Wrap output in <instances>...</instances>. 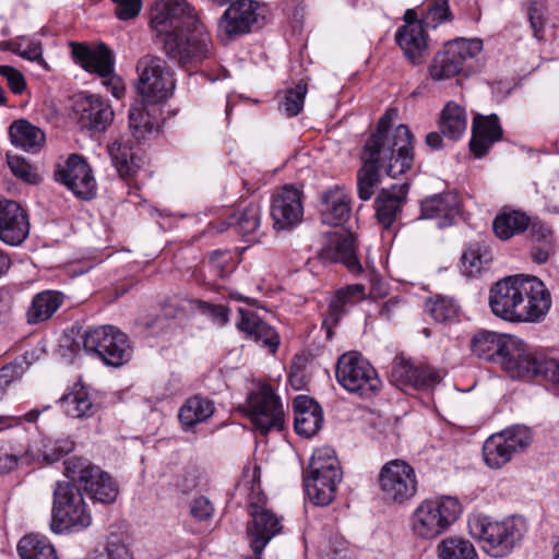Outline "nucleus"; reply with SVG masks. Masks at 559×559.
<instances>
[{"label": "nucleus", "instance_id": "nucleus-15", "mask_svg": "<svg viewBox=\"0 0 559 559\" xmlns=\"http://www.w3.org/2000/svg\"><path fill=\"white\" fill-rule=\"evenodd\" d=\"M521 297L515 307V323H538L551 308V295L544 282L532 275H524Z\"/></svg>", "mask_w": 559, "mask_h": 559}, {"label": "nucleus", "instance_id": "nucleus-34", "mask_svg": "<svg viewBox=\"0 0 559 559\" xmlns=\"http://www.w3.org/2000/svg\"><path fill=\"white\" fill-rule=\"evenodd\" d=\"M63 295L57 290H45L34 296L27 310V322L36 324L47 321L61 307Z\"/></svg>", "mask_w": 559, "mask_h": 559}, {"label": "nucleus", "instance_id": "nucleus-21", "mask_svg": "<svg viewBox=\"0 0 559 559\" xmlns=\"http://www.w3.org/2000/svg\"><path fill=\"white\" fill-rule=\"evenodd\" d=\"M28 233L29 223L24 209L15 201L0 200V240L9 246H19Z\"/></svg>", "mask_w": 559, "mask_h": 559}, {"label": "nucleus", "instance_id": "nucleus-43", "mask_svg": "<svg viewBox=\"0 0 559 559\" xmlns=\"http://www.w3.org/2000/svg\"><path fill=\"white\" fill-rule=\"evenodd\" d=\"M308 471L312 474H325L335 478L343 477L335 451L328 447L319 448L313 452Z\"/></svg>", "mask_w": 559, "mask_h": 559}, {"label": "nucleus", "instance_id": "nucleus-46", "mask_svg": "<svg viewBox=\"0 0 559 559\" xmlns=\"http://www.w3.org/2000/svg\"><path fill=\"white\" fill-rule=\"evenodd\" d=\"M491 260L489 252L479 246L468 247L462 254L461 269L465 276L473 277L486 267Z\"/></svg>", "mask_w": 559, "mask_h": 559}, {"label": "nucleus", "instance_id": "nucleus-2", "mask_svg": "<svg viewBox=\"0 0 559 559\" xmlns=\"http://www.w3.org/2000/svg\"><path fill=\"white\" fill-rule=\"evenodd\" d=\"M151 26L164 35L166 55L181 67L195 66L211 55L210 34L186 0H157Z\"/></svg>", "mask_w": 559, "mask_h": 559}, {"label": "nucleus", "instance_id": "nucleus-25", "mask_svg": "<svg viewBox=\"0 0 559 559\" xmlns=\"http://www.w3.org/2000/svg\"><path fill=\"white\" fill-rule=\"evenodd\" d=\"M501 138L502 128L497 115H476L474 117L469 148L476 157L480 158L486 155L493 143Z\"/></svg>", "mask_w": 559, "mask_h": 559}, {"label": "nucleus", "instance_id": "nucleus-27", "mask_svg": "<svg viewBox=\"0 0 559 559\" xmlns=\"http://www.w3.org/2000/svg\"><path fill=\"white\" fill-rule=\"evenodd\" d=\"M409 186L407 182L392 185L388 189H382L376 199V214L378 222L389 228L395 222L397 214L406 201Z\"/></svg>", "mask_w": 559, "mask_h": 559}, {"label": "nucleus", "instance_id": "nucleus-51", "mask_svg": "<svg viewBox=\"0 0 559 559\" xmlns=\"http://www.w3.org/2000/svg\"><path fill=\"white\" fill-rule=\"evenodd\" d=\"M95 559H133V554L123 536L110 534L104 548L96 554Z\"/></svg>", "mask_w": 559, "mask_h": 559}, {"label": "nucleus", "instance_id": "nucleus-62", "mask_svg": "<svg viewBox=\"0 0 559 559\" xmlns=\"http://www.w3.org/2000/svg\"><path fill=\"white\" fill-rule=\"evenodd\" d=\"M530 234L534 243L542 242H555L554 233L550 226L543 223L538 218H531L530 223Z\"/></svg>", "mask_w": 559, "mask_h": 559}, {"label": "nucleus", "instance_id": "nucleus-39", "mask_svg": "<svg viewBox=\"0 0 559 559\" xmlns=\"http://www.w3.org/2000/svg\"><path fill=\"white\" fill-rule=\"evenodd\" d=\"M466 126L465 109L454 102H449L441 112L439 121L441 132L452 140H457L465 132Z\"/></svg>", "mask_w": 559, "mask_h": 559}, {"label": "nucleus", "instance_id": "nucleus-61", "mask_svg": "<svg viewBox=\"0 0 559 559\" xmlns=\"http://www.w3.org/2000/svg\"><path fill=\"white\" fill-rule=\"evenodd\" d=\"M116 4L115 14L121 21L136 17L142 9L141 0H111Z\"/></svg>", "mask_w": 559, "mask_h": 559}, {"label": "nucleus", "instance_id": "nucleus-1", "mask_svg": "<svg viewBox=\"0 0 559 559\" xmlns=\"http://www.w3.org/2000/svg\"><path fill=\"white\" fill-rule=\"evenodd\" d=\"M396 115L394 109L386 110L361 150L362 167L357 171V191L361 201H368L373 195L380 183V169L395 178L413 166V134L405 124L392 127Z\"/></svg>", "mask_w": 559, "mask_h": 559}, {"label": "nucleus", "instance_id": "nucleus-54", "mask_svg": "<svg viewBox=\"0 0 559 559\" xmlns=\"http://www.w3.org/2000/svg\"><path fill=\"white\" fill-rule=\"evenodd\" d=\"M8 165L14 176L28 183H36L39 176L35 168L20 155H9Z\"/></svg>", "mask_w": 559, "mask_h": 559}, {"label": "nucleus", "instance_id": "nucleus-17", "mask_svg": "<svg viewBox=\"0 0 559 559\" xmlns=\"http://www.w3.org/2000/svg\"><path fill=\"white\" fill-rule=\"evenodd\" d=\"M259 4L252 0H236L223 13L218 22L217 35L228 41L236 35L245 34L257 23Z\"/></svg>", "mask_w": 559, "mask_h": 559}, {"label": "nucleus", "instance_id": "nucleus-53", "mask_svg": "<svg viewBox=\"0 0 559 559\" xmlns=\"http://www.w3.org/2000/svg\"><path fill=\"white\" fill-rule=\"evenodd\" d=\"M429 311L437 322H451L457 317L459 306L452 298L439 297L432 302Z\"/></svg>", "mask_w": 559, "mask_h": 559}, {"label": "nucleus", "instance_id": "nucleus-5", "mask_svg": "<svg viewBox=\"0 0 559 559\" xmlns=\"http://www.w3.org/2000/svg\"><path fill=\"white\" fill-rule=\"evenodd\" d=\"M456 497L439 496L423 500L412 515V531L423 539H433L455 523L462 513Z\"/></svg>", "mask_w": 559, "mask_h": 559}, {"label": "nucleus", "instance_id": "nucleus-47", "mask_svg": "<svg viewBox=\"0 0 559 559\" xmlns=\"http://www.w3.org/2000/svg\"><path fill=\"white\" fill-rule=\"evenodd\" d=\"M156 124V119L152 116L145 105L133 106L129 112V126L135 139H144L151 133Z\"/></svg>", "mask_w": 559, "mask_h": 559}, {"label": "nucleus", "instance_id": "nucleus-23", "mask_svg": "<svg viewBox=\"0 0 559 559\" xmlns=\"http://www.w3.org/2000/svg\"><path fill=\"white\" fill-rule=\"evenodd\" d=\"M395 41L405 59L413 66L424 63L429 56L428 38L423 24L400 26L395 33Z\"/></svg>", "mask_w": 559, "mask_h": 559}, {"label": "nucleus", "instance_id": "nucleus-29", "mask_svg": "<svg viewBox=\"0 0 559 559\" xmlns=\"http://www.w3.org/2000/svg\"><path fill=\"white\" fill-rule=\"evenodd\" d=\"M295 431L302 437L314 436L322 427L323 414L320 405L306 395H299L293 403Z\"/></svg>", "mask_w": 559, "mask_h": 559}, {"label": "nucleus", "instance_id": "nucleus-64", "mask_svg": "<svg viewBox=\"0 0 559 559\" xmlns=\"http://www.w3.org/2000/svg\"><path fill=\"white\" fill-rule=\"evenodd\" d=\"M190 512L194 519L206 521L213 515L214 508L207 498L199 497L191 502Z\"/></svg>", "mask_w": 559, "mask_h": 559}, {"label": "nucleus", "instance_id": "nucleus-7", "mask_svg": "<svg viewBox=\"0 0 559 559\" xmlns=\"http://www.w3.org/2000/svg\"><path fill=\"white\" fill-rule=\"evenodd\" d=\"M91 523L92 516L86 510L80 487L74 483H57L50 523L52 532L80 531Z\"/></svg>", "mask_w": 559, "mask_h": 559}, {"label": "nucleus", "instance_id": "nucleus-10", "mask_svg": "<svg viewBox=\"0 0 559 559\" xmlns=\"http://www.w3.org/2000/svg\"><path fill=\"white\" fill-rule=\"evenodd\" d=\"M382 499L389 503L404 504L417 492V476L414 467L403 460H391L378 476Z\"/></svg>", "mask_w": 559, "mask_h": 559}, {"label": "nucleus", "instance_id": "nucleus-52", "mask_svg": "<svg viewBox=\"0 0 559 559\" xmlns=\"http://www.w3.org/2000/svg\"><path fill=\"white\" fill-rule=\"evenodd\" d=\"M514 454L523 452L527 449L533 440L532 431L526 426H513L499 433Z\"/></svg>", "mask_w": 559, "mask_h": 559}, {"label": "nucleus", "instance_id": "nucleus-6", "mask_svg": "<svg viewBox=\"0 0 559 559\" xmlns=\"http://www.w3.org/2000/svg\"><path fill=\"white\" fill-rule=\"evenodd\" d=\"M63 465L64 476L85 491L91 499L104 504L116 501L119 492L118 485L99 466L81 456H71L63 462Z\"/></svg>", "mask_w": 559, "mask_h": 559}, {"label": "nucleus", "instance_id": "nucleus-42", "mask_svg": "<svg viewBox=\"0 0 559 559\" xmlns=\"http://www.w3.org/2000/svg\"><path fill=\"white\" fill-rule=\"evenodd\" d=\"M510 448V444H507L499 433L490 436L483 447L486 464L491 468H501L514 455Z\"/></svg>", "mask_w": 559, "mask_h": 559}, {"label": "nucleus", "instance_id": "nucleus-24", "mask_svg": "<svg viewBox=\"0 0 559 559\" xmlns=\"http://www.w3.org/2000/svg\"><path fill=\"white\" fill-rule=\"evenodd\" d=\"M391 376L397 385L412 386L417 390L432 388L441 379L435 369L415 367L404 357H396L394 359Z\"/></svg>", "mask_w": 559, "mask_h": 559}, {"label": "nucleus", "instance_id": "nucleus-37", "mask_svg": "<svg viewBox=\"0 0 559 559\" xmlns=\"http://www.w3.org/2000/svg\"><path fill=\"white\" fill-rule=\"evenodd\" d=\"M531 223V217L521 211H504L492 223L497 237L508 240L511 237L525 231Z\"/></svg>", "mask_w": 559, "mask_h": 559}, {"label": "nucleus", "instance_id": "nucleus-63", "mask_svg": "<svg viewBox=\"0 0 559 559\" xmlns=\"http://www.w3.org/2000/svg\"><path fill=\"white\" fill-rule=\"evenodd\" d=\"M50 445L47 448L48 452L52 454V456H56L51 460H45V463L50 464L56 461H59L62 456L69 454L74 449V441L70 439L69 437L66 438H59L56 440L49 439Z\"/></svg>", "mask_w": 559, "mask_h": 559}, {"label": "nucleus", "instance_id": "nucleus-58", "mask_svg": "<svg viewBox=\"0 0 559 559\" xmlns=\"http://www.w3.org/2000/svg\"><path fill=\"white\" fill-rule=\"evenodd\" d=\"M450 19L448 0H433L428 5L424 22L426 26L436 27L439 23Z\"/></svg>", "mask_w": 559, "mask_h": 559}, {"label": "nucleus", "instance_id": "nucleus-13", "mask_svg": "<svg viewBox=\"0 0 559 559\" xmlns=\"http://www.w3.org/2000/svg\"><path fill=\"white\" fill-rule=\"evenodd\" d=\"M246 409L255 431L261 435L284 427L285 414L281 399L267 384L249 394Z\"/></svg>", "mask_w": 559, "mask_h": 559}, {"label": "nucleus", "instance_id": "nucleus-41", "mask_svg": "<svg viewBox=\"0 0 559 559\" xmlns=\"http://www.w3.org/2000/svg\"><path fill=\"white\" fill-rule=\"evenodd\" d=\"M112 165L122 178H131L139 169L135 153L127 142L115 141L108 146Z\"/></svg>", "mask_w": 559, "mask_h": 559}, {"label": "nucleus", "instance_id": "nucleus-16", "mask_svg": "<svg viewBox=\"0 0 559 559\" xmlns=\"http://www.w3.org/2000/svg\"><path fill=\"white\" fill-rule=\"evenodd\" d=\"M524 274L507 276L497 283L489 290V307L491 312L499 319L515 323V307L521 295V287Z\"/></svg>", "mask_w": 559, "mask_h": 559}, {"label": "nucleus", "instance_id": "nucleus-9", "mask_svg": "<svg viewBox=\"0 0 559 559\" xmlns=\"http://www.w3.org/2000/svg\"><path fill=\"white\" fill-rule=\"evenodd\" d=\"M80 338L86 353L97 355L108 366L120 367L131 358L127 334L112 325L88 329Z\"/></svg>", "mask_w": 559, "mask_h": 559}, {"label": "nucleus", "instance_id": "nucleus-12", "mask_svg": "<svg viewBox=\"0 0 559 559\" xmlns=\"http://www.w3.org/2000/svg\"><path fill=\"white\" fill-rule=\"evenodd\" d=\"M138 93L147 103L166 100L175 88V81L163 59L146 55L136 64Z\"/></svg>", "mask_w": 559, "mask_h": 559}, {"label": "nucleus", "instance_id": "nucleus-11", "mask_svg": "<svg viewBox=\"0 0 559 559\" xmlns=\"http://www.w3.org/2000/svg\"><path fill=\"white\" fill-rule=\"evenodd\" d=\"M71 47L75 62L84 70L103 78L104 84L114 97L119 99L124 95L126 87L122 80L114 74L115 58L112 51L105 44L91 48L84 44L71 43Z\"/></svg>", "mask_w": 559, "mask_h": 559}, {"label": "nucleus", "instance_id": "nucleus-31", "mask_svg": "<svg viewBox=\"0 0 559 559\" xmlns=\"http://www.w3.org/2000/svg\"><path fill=\"white\" fill-rule=\"evenodd\" d=\"M12 144L28 153L39 152L46 141L44 131L25 119L15 120L9 128Z\"/></svg>", "mask_w": 559, "mask_h": 559}, {"label": "nucleus", "instance_id": "nucleus-50", "mask_svg": "<svg viewBox=\"0 0 559 559\" xmlns=\"http://www.w3.org/2000/svg\"><path fill=\"white\" fill-rule=\"evenodd\" d=\"M335 260L343 263L352 273H360L362 266L357 259L355 239L352 235L340 238L335 246Z\"/></svg>", "mask_w": 559, "mask_h": 559}, {"label": "nucleus", "instance_id": "nucleus-3", "mask_svg": "<svg viewBox=\"0 0 559 559\" xmlns=\"http://www.w3.org/2000/svg\"><path fill=\"white\" fill-rule=\"evenodd\" d=\"M260 477L261 468L258 465L248 467L242 477L243 486L250 490L248 512L251 520L247 524V534L257 556H261L271 539L283 530L281 519L266 508V497L261 489Z\"/></svg>", "mask_w": 559, "mask_h": 559}, {"label": "nucleus", "instance_id": "nucleus-40", "mask_svg": "<svg viewBox=\"0 0 559 559\" xmlns=\"http://www.w3.org/2000/svg\"><path fill=\"white\" fill-rule=\"evenodd\" d=\"M21 559H58L56 549L47 537L28 534L17 544Z\"/></svg>", "mask_w": 559, "mask_h": 559}, {"label": "nucleus", "instance_id": "nucleus-44", "mask_svg": "<svg viewBox=\"0 0 559 559\" xmlns=\"http://www.w3.org/2000/svg\"><path fill=\"white\" fill-rule=\"evenodd\" d=\"M439 559H479L474 545L461 537H448L437 547Z\"/></svg>", "mask_w": 559, "mask_h": 559}, {"label": "nucleus", "instance_id": "nucleus-8", "mask_svg": "<svg viewBox=\"0 0 559 559\" xmlns=\"http://www.w3.org/2000/svg\"><path fill=\"white\" fill-rule=\"evenodd\" d=\"M335 377L342 388L361 399L376 396L382 388L377 370L358 352H348L338 358Z\"/></svg>", "mask_w": 559, "mask_h": 559}, {"label": "nucleus", "instance_id": "nucleus-22", "mask_svg": "<svg viewBox=\"0 0 559 559\" xmlns=\"http://www.w3.org/2000/svg\"><path fill=\"white\" fill-rule=\"evenodd\" d=\"M73 110L81 127L95 132L105 131L114 118L110 106L94 95L78 99Z\"/></svg>", "mask_w": 559, "mask_h": 559}, {"label": "nucleus", "instance_id": "nucleus-19", "mask_svg": "<svg viewBox=\"0 0 559 559\" xmlns=\"http://www.w3.org/2000/svg\"><path fill=\"white\" fill-rule=\"evenodd\" d=\"M56 179L81 199H92L96 193V180L92 168L79 155H71L68 158L64 167L56 173Z\"/></svg>", "mask_w": 559, "mask_h": 559}, {"label": "nucleus", "instance_id": "nucleus-4", "mask_svg": "<svg viewBox=\"0 0 559 559\" xmlns=\"http://www.w3.org/2000/svg\"><path fill=\"white\" fill-rule=\"evenodd\" d=\"M468 530L486 554L492 558H503L519 545L526 525L516 516L498 521L491 516L475 514L468 519Z\"/></svg>", "mask_w": 559, "mask_h": 559}, {"label": "nucleus", "instance_id": "nucleus-49", "mask_svg": "<svg viewBox=\"0 0 559 559\" xmlns=\"http://www.w3.org/2000/svg\"><path fill=\"white\" fill-rule=\"evenodd\" d=\"M307 91V82L305 80L298 81L294 87H289L285 91L283 100L280 103V109L283 110L287 117L297 116L304 108Z\"/></svg>", "mask_w": 559, "mask_h": 559}, {"label": "nucleus", "instance_id": "nucleus-32", "mask_svg": "<svg viewBox=\"0 0 559 559\" xmlns=\"http://www.w3.org/2000/svg\"><path fill=\"white\" fill-rule=\"evenodd\" d=\"M342 478H335L325 474H312L307 471L304 478L306 493L316 506L330 504L336 493L337 485Z\"/></svg>", "mask_w": 559, "mask_h": 559}, {"label": "nucleus", "instance_id": "nucleus-28", "mask_svg": "<svg viewBox=\"0 0 559 559\" xmlns=\"http://www.w3.org/2000/svg\"><path fill=\"white\" fill-rule=\"evenodd\" d=\"M239 316L240 319L236 324L238 330L274 354L280 345L277 332L252 311L240 308Z\"/></svg>", "mask_w": 559, "mask_h": 559}, {"label": "nucleus", "instance_id": "nucleus-35", "mask_svg": "<svg viewBox=\"0 0 559 559\" xmlns=\"http://www.w3.org/2000/svg\"><path fill=\"white\" fill-rule=\"evenodd\" d=\"M261 210L258 203H250L243 210L231 214L227 222L221 223L217 229L219 233L226 228H234L236 233L248 236L253 234L260 226Z\"/></svg>", "mask_w": 559, "mask_h": 559}, {"label": "nucleus", "instance_id": "nucleus-38", "mask_svg": "<svg viewBox=\"0 0 559 559\" xmlns=\"http://www.w3.org/2000/svg\"><path fill=\"white\" fill-rule=\"evenodd\" d=\"M59 403L66 415L71 418H88L97 411L96 405L91 401L88 392L84 389L62 395L59 399Z\"/></svg>", "mask_w": 559, "mask_h": 559}, {"label": "nucleus", "instance_id": "nucleus-55", "mask_svg": "<svg viewBox=\"0 0 559 559\" xmlns=\"http://www.w3.org/2000/svg\"><path fill=\"white\" fill-rule=\"evenodd\" d=\"M197 310L211 319V321L222 328L229 321V308L224 305H215L203 300L195 302Z\"/></svg>", "mask_w": 559, "mask_h": 559}, {"label": "nucleus", "instance_id": "nucleus-26", "mask_svg": "<svg viewBox=\"0 0 559 559\" xmlns=\"http://www.w3.org/2000/svg\"><path fill=\"white\" fill-rule=\"evenodd\" d=\"M459 213V199L452 192L433 194L420 204V217L436 219L440 228L452 225Z\"/></svg>", "mask_w": 559, "mask_h": 559}, {"label": "nucleus", "instance_id": "nucleus-60", "mask_svg": "<svg viewBox=\"0 0 559 559\" xmlns=\"http://www.w3.org/2000/svg\"><path fill=\"white\" fill-rule=\"evenodd\" d=\"M0 76L5 79L8 86L14 94H22L26 88V81L23 74L11 66H0Z\"/></svg>", "mask_w": 559, "mask_h": 559}, {"label": "nucleus", "instance_id": "nucleus-36", "mask_svg": "<svg viewBox=\"0 0 559 559\" xmlns=\"http://www.w3.org/2000/svg\"><path fill=\"white\" fill-rule=\"evenodd\" d=\"M214 403L201 395H194L186 401L179 412L180 423L191 428L206 421L214 414Z\"/></svg>", "mask_w": 559, "mask_h": 559}, {"label": "nucleus", "instance_id": "nucleus-30", "mask_svg": "<svg viewBox=\"0 0 559 559\" xmlns=\"http://www.w3.org/2000/svg\"><path fill=\"white\" fill-rule=\"evenodd\" d=\"M321 218L326 225L338 226L350 215V198L341 187L336 186L321 194Z\"/></svg>", "mask_w": 559, "mask_h": 559}, {"label": "nucleus", "instance_id": "nucleus-20", "mask_svg": "<svg viewBox=\"0 0 559 559\" xmlns=\"http://www.w3.org/2000/svg\"><path fill=\"white\" fill-rule=\"evenodd\" d=\"M302 193L293 186H285L271 203V217L276 229H288L297 225L304 215Z\"/></svg>", "mask_w": 559, "mask_h": 559}, {"label": "nucleus", "instance_id": "nucleus-57", "mask_svg": "<svg viewBox=\"0 0 559 559\" xmlns=\"http://www.w3.org/2000/svg\"><path fill=\"white\" fill-rule=\"evenodd\" d=\"M349 305L347 301L342 298L338 294L335 293L334 297L330 301L329 305V316L323 320V328L326 329L328 337H331L332 328L338 323L341 318L346 313L347 307Z\"/></svg>", "mask_w": 559, "mask_h": 559}, {"label": "nucleus", "instance_id": "nucleus-45", "mask_svg": "<svg viewBox=\"0 0 559 559\" xmlns=\"http://www.w3.org/2000/svg\"><path fill=\"white\" fill-rule=\"evenodd\" d=\"M49 445V438L47 437H39L26 445L16 443L17 451L21 454L20 460H22V464H43L45 463V460L55 459L56 456H52V454L48 452L47 448Z\"/></svg>", "mask_w": 559, "mask_h": 559}, {"label": "nucleus", "instance_id": "nucleus-56", "mask_svg": "<svg viewBox=\"0 0 559 559\" xmlns=\"http://www.w3.org/2000/svg\"><path fill=\"white\" fill-rule=\"evenodd\" d=\"M532 378H542L559 385V359L539 355Z\"/></svg>", "mask_w": 559, "mask_h": 559}, {"label": "nucleus", "instance_id": "nucleus-33", "mask_svg": "<svg viewBox=\"0 0 559 559\" xmlns=\"http://www.w3.org/2000/svg\"><path fill=\"white\" fill-rule=\"evenodd\" d=\"M509 337L510 335L498 334L491 331L478 332L472 340V352L484 360L498 364Z\"/></svg>", "mask_w": 559, "mask_h": 559}, {"label": "nucleus", "instance_id": "nucleus-14", "mask_svg": "<svg viewBox=\"0 0 559 559\" xmlns=\"http://www.w3.org/2000/svg\"><path fill=\"white\" fill-rule=\"evenodd\" d=\"M483 49V41L478 38H460L445 44L438 52L430 66L429 75L433 81H442L457 75L464 63L475 58Z\"/></svg>", "mask_w": 559, "mask_h": 559}, {"label": "nucleus", "instance_id": "nucleus-59", "mask_svg": "<svg viewBox=\"0 0 559 559\" xmlns=\"http://www.w3.org/2000/svg\"><path fill=\"white\" fill-rule=\"evenodd\" d=\"M21 454L17 451L16 443H10L8 447L0 448V474H7L19 466H22Z\"/></svg>", "mask_w": 559, "mask_h": 559}, {"label": "nucleus", "instance_id": "nucleus-48", "mask_svg": "<svg viewBox=\"0 0 559 559\" xmlns=\"http://www.w3.org/2000/svg\"><path fill=\"white\" fill-rule=\"evenodd\" d=\"M8 50L23 59L45 64L41 44L38 40L26 36H19L8 40Z\"/></svg>", "mask_w": 559, "mask_h": 559}, {"label": "nucleus", "instance_id": "nucleus-18", "mask_svg": "<svg viewBox=\"0 0 559 559\" xmlns=\"http://www.w3.org/2000/svg\"><path fill=\"white\" fill-rule=\"evenodd\" d=\"M538 357L521 338L510 335L498 364L513 379H531Z\"/></svg>", "mask_w": 559, "mask_h": 559}]
</instances>
